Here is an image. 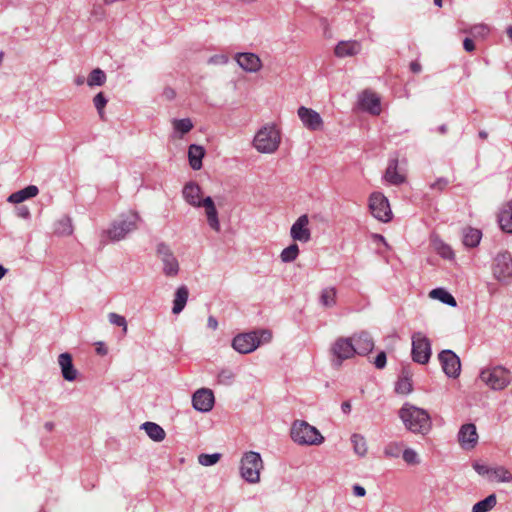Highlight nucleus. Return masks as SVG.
Wrapping results in <instances>:
<instances>
[{"label":"nucleus","instance_id":"nucleus-33","mask_svg":"<svg viewBox=\"0 0 512 512\" xmlns=\"http://www.w3.org/2000/svg\"><path fill=\"white\" fill-rule=\"evenodd\" d=\"M429 296L432 299L439 300L442 303H445L452 307H455L457 305L455 298L448 291H446L443 288H436V289L431 290L429 293Z\"/></svg>","mask_w":512,"mask_h":512},{"label":"nucleus","instance_id":"nucleus-11","mask_svg":"<svg viewBox=\"0 0 512 512\" xmlns=\"http://www.w3.org/2000/svg\"><path fill=\"white\" fill-rule=\"evenodd\" d=\"M443 372L450 378H458L461 372L460 358L452 350H443L438 355Z\"/></svg>","mask_w":512,"mask_h":512},{"label":"nucleus","instance_id":"nucleus-24","mask_svg":"<svg viewBox=\"0 0 512 512\" xmlns=\"http://www.w3.org/2000/svg\"><path fill=\"white\" fill-rule=\"evenodd\" d=\"M58 363L61 367L63 378L67 381L76 379L77 371L73 366L72 357L69 353H62L58 357Z\"/></svg>","mask_w":512,"mask_h":512},{"label":"nucleus","instance_id":"nucleus-12","mask_svg":"<svg viewBox=\"0 0 512 512\" xmlns=\"http://www.w3.org/2000/svg\"><path fill=\"white\" fill-rule=\"evenodd\" d=\"M157 256L163 263V272L166 276L173 277L178 274L179 263L168 245L160 243L157 246Z\"/></svg>","mask_w":512,"mask_h":512},{"label":"nucleus","instance_id":"nucleus-50","mask_svg":"<svg viewBox=\"0 0 512 512\" xmlns=\"http://www.w3.org/2000/svg\"><path fill=\"white\" fill-rule=\"evenodd\" d=\"M228 61H229L228 56H226L224 54H218V55H214V56L210 57L208 60V63L224 65V64H227Z\"/></svg>","mask_w":512,"mask_h":512},{"label":"nucleus","instance_id":"nucleus-64","mask_svg":"<svg viewBox=\"0 0 512 512\" xmlns=\"http://www.w3.org/2000/svg\"><path fill=\"white\" fill-rule=\"evenodd\" d=\"M507 36L512 40V26L506 29Z\"/></svg>","mask_w":512,"mask_h":512},{"label":"nucleus","instance_id":"nucleus-46","mask_svg":"<svg viewBox=\"0 0 512 512\" xmlns=\"http://www.w3.org/2000/svg\"><path fill=\"white\" fill-rule=\"evenodd\" d=\"M108 318H109V321L111 324H114V325H117V326H120L123 328V332L126 333L127 332V322H126V319L117 314V313H110L108 315Z\"/></svg>","mask_w":512,"mask_h":512},{"label":"nucleus","instance_id":"nucleus-26","mask_svg":"<svg viewBox=\"0 0 512 512\" xmlns=\"http://www.w3.org/2000/svg\"><path fill=\"white\" fill-rule=\"evenodd\" d=\"M205 155V150L202 146L192 144L188 149L189 164L193 170H199L202 167V159Z\"/></svg>","mask_w":512,"mask_h":512},{"label":"nucleus","instance_id":"nucleus-48","mask_svg":"<svg viewBox=\"0 0 512 512\" xmlns=\"http://www.w3.org/2000/svg\"><path fill=\"white\" fill-rule=\"evenodd\" d=\"M403 459L407 464L415 465L419 463L417 453L412 449L403 450Z\"/></svg>","mask_w":512,"mask_h":512},{"label":"nucleus","instance_id":"nucleus-40","mask_svg":"<svg viewBox=\"0 0 512 512\" xmlns=\"http://www.w3.org/2000/svg\"><path fill=\"white\" fill-rule=\"evenodd\" d=\"M106 82V74L100 68L93 69L88 76L87 84L90 87L102 86Z\"/></svg>","mask_w":512,"mask_h":512},{"label":"nucleus","instance_id":"nucleus-31","mask_svg":"<svg viewBox=\"0 0 512 512\" xmlns=\"http://www.w3.org/2000/svg\"><path fill=\"white\" fill-rule=\"evenodd\" d=\"M142 428L153 441L160 442L166 436L164 429L154 422H145Z\"/></svg>","mask_w":512,"mask_h":512},{"label":"nucleus","instance_id":"nucleus-3","mask_svg":"<svg viewBox=\"0 0 512 512\" xmlns=\"http://www.w3.org/2000/svg\"><path fill=\"white\" fill-rule=\"evenodd\" d=\"M263 468L264 463L259 453L249 451L242 456L240 461V475L248 483H258Z\"/></svg>","mask_w":512,"mask_h":512},{"label":"nucleus","instance_id":"nucleus-44","mask_svg":"<svg viewBox=\"0 0 512 512\" xmlns=\"http://www.w3.org/2000/svg\"><path fill=\"white\" fill-rule=\"evenodd\" d=\"M402 452L403 444L398 442H391L384 449V454L388 458H398Z\"/></svg>","mask_w":512,"mask_h":512},{"label":"nucleus","instance_id":"nucleus-51","mask_svg":"<svg viewBox=\"0 0 512 512\" xmlns=\"http://www.w3.org/2000/svg\"><path fill=\"white\" fill-rule=\"evenodd\" d=\"M489 32V28L486 26V25H478V26H474L472 29H471V33L473 35H480V36H486Z\"/></svg>","mask_w":512,"mask_h":512},{"label":"nucleus","instance_id":"nucleus-23","mask_svg":"<svg viewBox=\"0 0 512 512\" xmlns=\"http://www.w3.org/2000/svg\"><path fill=\"white\" fill-rule=\"evenodd\" d=\"M205 208V214L209 226L216 232L220 231V222L218 219V212L211 197H206L202 201V206Z\"/></svg>","mask_w":512,"mask_h":512},{"label":"nucleus","instance_id":"nucleus-43","mask_svg":"<svg viewBox=\"0 0 512 512\" xmlns=\"http://www.w3.org/2000/svg\"><path fill=\"white\" fill-rule=\"evenodd\" d=\"M108 100L107 98L105 97L104 93L103 92H99L98 94H96L93 98V104L95 106V108L97 109V112H98V115L99 117L104 120L105 119V112H104V108L107 104Z\"/></svg>","mask_w":512,"mask_h":512},{"label":"nucleus","instance_id":"nucleus-56","mask_svg":"<svg viewBox=\"0 0 512 512\" xmlns=\"http://www.w3.org/2000/svg\"><path fill=\"white\" fill-rule=\"evenodd\" d=\"M463 47L467 52H472L475 50V44L472 39L466 38L463 41Z\"/></svg>","mask_w":512,"mask_h":512},{"label":"nucleus","instance_id":"nucleus-39","mask_svg":"<svg viewBox=\"0 0 512 512\" xmlns=\"http://www.w3.org/2000/svg\"><path fill=\"white\" fill-rule=\"evenodd\" d=\"M54 232L57 235H71L73 232V226L69 217H62L55 223Z\"/></svg>","mask_w":512,"mask_h":512},{"label":"nucleus","instance_id":"nucleus-16","mask_svg":"<svg viewBox=\"0 0 512 512\" xmlns=\"http://www.w3.org/2000/svg\"><path fill=\"white\" fill-rule=\"evenodd\" d=\"M193 407L201 412H208L214 405V394L207 388L198 389L192 397Z\"/></svg>","mask_w":512,"mask_h":512},{"label":"nucleus","instance_id":"nucleus-29","mask_svg":"<svg viewBox=\"0 0 512 512\" xmlns=\"http://www.w3.org/2000/svg\"><path fill=\"white\" fill-rule=\"evenodd\" d=\"M189 296V291L186 286H180L174 296L172 312L179 314L185 307Z\"/></svg>","mask_w":512,"mask_h":512},{"label":"nucleus","instance_id":"nucleus-13","mask_svg":"<svg viewBox=\"0 0 512 512\" xmlns=\"http://www.w3.org/2000/svg\"><path fill=\"white\" fill-rule=\"evenodd\" d=\"M297 115L301 120L303 126L309 131H322L324 128V121L321 115L305 106H300L297 110Z\"/></svg>","mask_w":512,"mask_h":512},{"label":"nucleus","instance_id":"nucleus-49","mask_svg":"<svg viewBox=\"0 0 512 512\" xmlns=\"http://www.w3.org/2000/svg\"><path fill=\"white\" fill-rule=\"evenodd\" d=\"M449 185V180L447 178L441 177L436 179L433 183L430 184V188L436 191H443Z\"/></svg>","mask_w":512,"mask_h":512},{"label":"nucleus","instance_id":"nucleus-59","mask_svg":"<svg viewBox=\"0 0 512 512\" xmlns=\"http://www.w3.org/2000/svg\"><path fill=\"white\" fill-rule=\"evenodd\" d=\"M207 325L209 328L215 330L218 327V322L213 316H210L208 318Z\"/></svg>","mask_w":512,"mask_h":512},{"label":"nucleus","instance_id":"nucleus-60","mask_svg":"<svg viewBox=\"0 0 512 512\" xmlns=\"http://www.w3.org/2000/svg\"><path fill=\"white\" fill-rule=\"evenodd\" d=\"M341 408H342L344 413L350 412V410H351L350 402H348V401L343 402Z\"/></svg>","mask_w":512,"mask_h":512},{"label":"nucleus","instance_id":"nucleus-15","mask_svg":"<svg viewBox=\"0 0 512 512\" xmlns=\"http://www.w3.org/2000/svg\"><path fill=\"white\" fill-rule=\"evenodd\" d=\"M234 59L248 73H257L263 66L260 57L250 52L237 53Z\"/></svg>","mask_w":512,"mask_h":512},{"label":"nucleus","instance_id":"nucleus-41","mask_svg":"<svg viewBox=\"0 0 512 512\" xmlns=\"http://www.w3.org/2000/svg\"><path fill=\"white\" fill-rule=\"evenodd\" d=\"M299 255V247L296 243L289 245L287 248L283 249L280 258L282 262L289 263L294 261Z\"/></svg>","mask_w":512,"mask_h":512},{"label":"nucleus","instance_id":"nucleus-58","mask_svg":"<svg viewBox=\"0 0 512 512\" xmlns=\"http://www.w3.org/2000/svg\"><path fill=\"white\" fill-rule=\"evenodd\" d=\"M410 69L413 73H419L422 69L421 65L417 61H413L410 63Z\"/></svg>","mask_w":512,"mask_h":512},{"label":"nucleus","instance_id":"nucleus-6","mask_svg":"<svg viewBox=\"0 0 512 512\" xmlns=\"http://www.w3.org/2000/svg\"><path fill=\"white\" fill-rule=\"evenodd\" d=\"M140 216L136 212H129L115 220L106 231L108 238L112 241L123 239L128 233L137 229Z\"/></svg>","mask_w":512,"mask_h":512},{"label":"nucleus","instance_id":"nucleus-1","mask_svg":"<svg viewBox=\"0 0 512 512\" xmlns=\"http://www.w3.org/2000/svg\"><path fill=\"white\" fill-rule=\"evenodd\" d=\"M399 417L405 427L413 433L425 435L432 427L429 413L409 403H405L399 410Z\"/></svg>","mask_w":512,"mask_h":512},{"label":"nucleus","instance_id":"nucleus-17","mask_svg":"<svg viewBox=\"0 0 512 512\" xmlns=\"http://www.w3.org/2000/svg\"><path fill=\"white\" fill-rule=\"evenodd\" d=\"M458 442L463 449H473L478 443L476 426L472 423L462 425L458 433Z\"/></svg>","mask_w":512,"mask_h":512},{"label":"nucleus","instance_id":"nucleus-38","mask_svg":"<svg viewBox=\"0 0 512 512\" xmlns=\"http://www.w3.org/2000/svg\"><path fill=\"white\" fill-rule=\"evenodd\" d=\"M351 442L353 444L354 452L358 456L364 457L367 454L368 446L364 436L360 434H353L351 436Z\"/></svg>","mask_w":512,"mask_h":512},{"label":"nucleus","instance_id":"nucleus-42","mask_svg":"<svg viewBox=\"0 0 512 512\" xmlns=\"http://www.w3.org/2000/svg\"><path fill=\"white\" fill-rule=\"evenodd\" d=\"M172 126L175 131L179 132L181 135H184L192 130L193 123L189 118L174 119L172 121Z\"/></svg>","mask_w":512,"mask_h":512},{"label":"nucleus","instance_id":"nucleus-22","mask_svg":"<svg viewBox=\"0 0 512 512\" xmlns=\"http://www.w3.org/2000/svg\"><path fill=\"white\" fill-rule=\"evenodd\" d=\"M201 188L195 182L187 183L182 190V195L185 201L193 207H201L202 201L201 199Z\"/></svg>","mask_w":512,"mask_h":512},{"label":"nucleus","instance_id":"nucleus-45","mask_svg":"<svg viewBox=\"0 0 512 512\" xmlns=\"http://www.w3.org/2000/svg\"><path fill=\"white\" fill-rule=\"evenodd\" d=\"M220 459V454H200L198 461L203 466H211L216 464Z\"/></svg>","mask_w":512,"mask_h":512},{"label":"nucleus","instance_id":"nucleus-36","mask_svg":"<svg viewBox=\"0 0 512 512\" xmlns=\"http://www.w3.org/2000/svg\"><path fill=\"white\" fill-rule=\"evenodd\" d=\"M497 504V498L495 494H490L485 499L474 504L472 512H489Z\"/></svg>","mask_w":512,"mask_h":512},{"label":"nucleus","instance_id":"nucleus-32","mask_svg":"<svg viewBox=\"0 0 512 512\" xmlns=\"http://www.w3.org/2000/svg\"><path fill=\"white\" fill-rule=\"evenodd\" d=\"M432 247L444 259H452L454 257L451 247L438 237L432 239Z\"/></svg>","mask_w":512,"mask_h":512},{"label":"nucleus","instance_id":"nucleus-63","mask_svg":"<svg viewBox=\"0 0 512 512\" xmlns=\"http://www.w3.org/2000/svg\"><path fill=\"white\" fill-rule=\"evenodd\" d=\"M6 272H7V270L2 265H0V279H2L4 277Z\"/></svg>","mask_w":512,"mask_h":512},{"label":"nucleus","instance_id":"nucleus-21","mask_svg":"<svg viewBox=\"0 0 512 512\" xmlns=\"http://www.w3.org/2000/svg\"><path fill=\"white\" fill-rule=\"evenodd\" d=\"M354 344L355 354L366 355L370 353L374 347L372 337L367 332H360L351 337Z\"/></svg>","mask_w":512,"mask_h":512},{"label":"nucleus","instance_id":"nucleus-20","mask_svg":"<svg viewBox=\"0 0 512 512\" xmlns=\"http://www.w3.org/2000/svg\"><path fill=\"white\" fill-rule=\"evenodd\" d=\"M362 45L357 40L340 41L334 48V54L338 58L353 57L359 54Z\"/></svg>","mask_w":512,"mask_h":512},{"label":"nucleus","instance_id":"nucleus-9","mask_svg":"<svg viewBox=\"0 0 512 512\" xmlns=\"http://www.w3.org/2000/svg\"><path fill=\"white\" fill-rule=\"evenodd\" d=\"M332 363L339 367L344 360L350 359L355 355L354 344L351 338H338L331 347Z\"/></svg>","mask_w":512,"mask_h":512},{"label":"nucleus","instance_id":"nucleus-54","mask_svg":"<svg viewBox=\"0 0 512 512\" xmlns=\"http://www.w3.org/2000/svg\"><path fill=\"white\" fill-rule=\"evenodd\" d=\"M474 469L480 475H487L488 477L490 476L491 468H489L485 465L475 464Z\"/></svg>","mask_w":512,"mask_h":512},{"label":"nucleus","instance_id":"nucleus-61","mask_svg":"<svg viewBox=\"0 0 512 512\" xmlns=\"http://www.w3.org/2000/svg\"><path fill=\"white\" fill-rule=\"evenodd\" d=\"M84 82H85V78H84V76H78V77H76V78H75V80H74V83H75L77 86H81V85H83V84H84Z\"/></svg>","mask_w":512,"mask_h":512},{"label":"nucleus","instance_id":"nucleus-47","mask_svg":"<svg viewBox=\"0 0 512 512\" xmlns=\"http://www.w3.org/2000/svg\"><path fill=\"white\" fill-rule=\"evenodd\" d=\"M234 379V373L230 369H223L218 374V382L224 385H229Z\"/></svg>","mask_w":512,"mask_h":512},{"label":"nucleus","instance_id":"nucleus-52","mask_svg":"<svg viewBox=\"0 0 512 512\" xmlns=\"http://www.w3.org/2000/svg\"><path fill=\"white\" fill-rule=\"evenodd\" d=\"M374 364H375V366L378 369H382V368L385 367V365H386V354H385V352H380L377 355V357L375 358Z\"/></svg>","mask_w":512,"mask_h":512},{"label":"nucleus","instance_id":"nucleus-7","mask_svg":"<svg viewBox=\"0 0 512 512\" xmlns=\"http://www.w3.org/2000/svg\"><path fill=\"white\" fill-rule=\"evenodd\" d=\"M369 209L372 215L382 222L392 219V211L388 199L381 192H373L369 197Z\"/></svg>","mask_w":512,"mask_h":512},{"label":"nucleus","instance_id":"nucleus-27","mask_svg":"<svg viewBox=\"0 0 512 512\" xmlns=\"http://www.w3.org/2000/svg\"><path fill=\"white\" fill-rule=\"evenodd\" d=\"M385 180L393 185H399L405 181V176L398 172V160L390 161L386 171Z\"/></svg>","mask_w":512,"mask_h":512},{"label":"nucleus","instance_id":"nucleus-62","mask_svg":"<svg viewBox=\"0 0 512 512\" xmlns=\"http://www.w3.org/2000/svg\"><path fill=\"white\" fill-rule=\"evenodd\" d=\"M96 351L100 355H105L107 353V350L103 347L102 344H99V346L96 348Z\"/></svg>","mask_w":512,"mask_h":512},{"label":"nucleus","instance_id":"nucleus-28","mask_svg":"<svg viewBox=\"0 0 512 512\" xmlns=\"http://www.w3.org/2000/svg\"><path fill=\"white\" fill-rule=\"evenodd\" d=\"M411 377H412V375L408 370H406V369L402 370L401 377L397 381L396 387H395V390L398 394L407 395L412 392L413 385H412Z\"/></svg>","mask_w":512,"mask_h":512},{"label":"nucleus","instance_id":"nucleus-19","mask_svg":"<svg viewBox=\"0 0 512 512\" xmlns=\"http://www.w3.org/2000/svg\"><path fill=\"white\" fill-rule=\"evenodd\" d=\"M359 102L362 109L368 111L372 115L381 113V99L371 90H364L359 96Z\"/></svg>","mask_w":512,"mask_h":512},{"label":"nucleus","instance_id":"nucleus-30","mask_svg":"<svg viewBox=\"0 0 512 512\" xmlns=\"http://www.w3.org/2000/svg\"><path fill=\"white\" fill-rule=\"evenodd\" d=\"M38 192L39 190L36 186L30 185L20 191L12 193L9 196L8 201L11 203H21L26 199L35 197L38 194Z\"/></svg>","mask_w":512,"mask_h":512},{"label":"nucleus","instance_id":"nucleus-34","mask_svg":"<svg viewBox=\"0 0 512 512\" xmlns=\"http://www.w3.org/2000/svg\"><path fill=\"white\" fill-rule=\"evenodd\" d=\"M337 290L335 287L324 288L320 293V303L322 306L331 308L336 305Z\"/></svg>","mask_w":512,"mask_h":512},{"label":"nucleus","instance_id":"nucleus-18","mask_svg":"<svg viewBox=\"0 0 512 512\" xmlns=\"http://www.w3.org/2000/svg\"><path fill=\"white\" fill-rule=\"evenodd\" d=\"M290 235L294 241L308 242L311 239L309 229V218L307 215L300 216L292 225Z\"/></svg>","mask_w":512,"mask_h":512},{"label":"nucleus","instance_id":"nucleus-2","mask_svg":"<svg viewBox=\"0 0 512 512\" xmlns=\"http://www.w3.org/2000/svg\"><path fill=\"white\" fill-rule=\"evenodd\" d=\"M281 143V132L275 124H266L261 127L253 139V147L263 154L275 153Z\"/></svg>","mask_w":512,"mask_h":512},{"label":"nucleus","instance_id":"nucleus-55","mask_svg":"<svg viewBox=\"0 0 512 512\" xmlns=\"http://www.w3.org/2000/svg\"><path fill=\"white\" fill-rule=\"evenodd\" d=\"M162 95L166 100L171 101L176 97V92L171 87H165Z\"/></svg>","mask_w":512,"mask_h":512},{"label":"nucleus","instance_id":"nucleus-8","mask_svg":"<svg viewBox=\"0 0 512 512\" xmlns=\"http://www.w3.org/2000/svg\"><path fill=\"white\" fill-rule=\"evenodd\" d=\"M412 359L419 364H426L431 357L430 340L421 332H416L412 336Z\"/></svg>","mask_w":512,"mask_h":512},{"label":"nucleus","instance_id":"nucleus-4","mask_svg":"<svg viewBox=\"0 0 512 512\" xmlns=\"http://www.w3.org/2000/svg\"><path fill=\"white\" fill-rule=\"evenodd\" d=\"M291 437L300 445H319L324 441V437L317 428L302 420H296L293 423Z\"/></svg>","mask_w":512,"mask_h":512},{"label":"nucleus","instance_id":"nucleus-25","mask_svg":"<svg viewBox=\"0 0 512 512\" xmlns=\"http://www.w3.org/2000/svg\"><path fill=\"white\" fill-rule=\"evenodd\" d=\"M498 223L504 232L512 233V201L502 206L498 214Z\"/></svg>","mask_w":512,"mask_h":512},{"label":"nucleus","instance_id":"nucleus-53","mask_svg":"<svg viewBox=\"0 0 512 512\" xmlns=\"http://www.w3.org/2000/svg\"><path fill=\"white\" fill-rule=\"evenodd\" d=\"M258 333L259 339L262 342H269L272 338V333L269 330H260L256 331Z\"/></svg>","mask_w":512,"mask_h":512},{"label":"nucleus","instance_id":"nucleus-5","mask_svg":"<svg viewBox=\"0 0 512 512\" xmlns=\"http://www.w3.org/2000/svg\"><path fill=\"white\" fill-rule=\"evenodd\" d=\"M479 378L492 390H503L511 382V373L502 366L487 367L481 371Z\"/></svg>","mask_w":512,"mask_h":512},{"label":"nucleus","instance_id":"nucleus-10","mask_svg":"<svg viewBox=\"0 0 512 512\" xmlns=\"http://www.w3.org/2000/svg\"><path fill=\"white\" fill-rule=\"evenodd\" d=\"M492 271L498 281H509L512 278L511 255L507 252L498 254L494 259Z\"/></svg>","mask_w":512,"mask_h":512},{"label":"nucleus","instance_id":"nucleus-14","mask_svg":"<svg viewBox=\"0 0 512 512\" xmlns=\"http://www.w3.org/2000/svg\"><path fill=\"white\" fill-rule=\"evenodd\" d=\"M260 344L261 341L257 332L239 334L232 341L233 348L242 354L254 351Z\"/></svg>","mask_w":512,"mask_h":512},{"label":"nucleus","instance_id":"nucleus-37","mask_svg":"<svg viewBox=\"0 0 512 512\" xmlns=\"http://www.w3.org/2000/svg\"><path fill=\"white\" fill-rule=\"evenodd\" d=\"M481 231L474 228H468L464 231L463 244L467 247H476L481 240Z\"/></svg>","mask_w":512,"mask_h":512},{"label":"nucleus","instance_id":"nucleus-57","mask_svg":"<svg viewBox=\"0 0 512 512\" xmlns=\"http://www.w3.org/2000/svg\"><path fill=\"white\" fill-rule=\"evenodd\" d=\"M353 494L356 497H364L366 495V490L364 487L357 484L353 486Z\"/></svg>","mask_w":512,"mask_h":512},{"label":"nucleus","instance_id":"nucleus-35","mask_svg":"<svg viewBox=\"0 0 512 512\" xmlns=\"http://www.w3.org/2000/svg\"><path fill=\"white\" fill-rule=\"evenodd\" d=\"M489 480L509 483L512 481V474L508 469L502 466L491 468Z\"/></svg>","mask_w":512,"mask_h":512}]
</instances>
